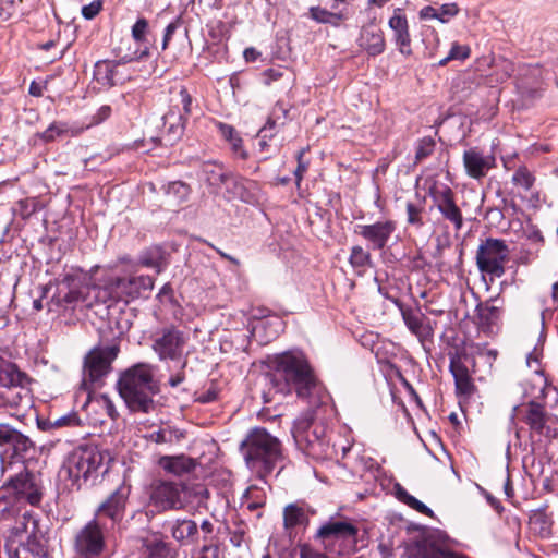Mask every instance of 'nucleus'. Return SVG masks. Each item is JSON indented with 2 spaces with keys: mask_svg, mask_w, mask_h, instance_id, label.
<instances>
[{
  "mask_svg": "<svg viewBox=\"0 0 558 558\" xmlns=\"http://www.w3.org/2000/svg\"><path fill=\"white\" fill-rule=\"evenodd\" d=\"M219 389L215 383H211L210 386L204 390L199 396L197 397V401L201 403H209L215 401L218 398Z\"/></svg>",
  "mask_w": 558,
  "mask_h": 558,
  "instance_id": "nucleus-61",
  "label": "nucleus"
},
{
  "mask_svg": "<svg viewBox=\"0 0 558 558\" xmlns=\"http://www.w3.org/2000/svg\"><path fill=\"white\" fill-rule=\"evenodd\" d=\"M116 288V302L129 303L154 288V279L149 276L112 277Z\"/></svg>",
  "mask_w": 558,
  "mask_h": 558,
  "instance_id": "nucleus-13",
  "label": "nucleus"
},
{
  "mask_svg": "<svg viewBox=\"0 0 558 558\" xmlns=\"http://www.w3.org/2000/svg\"><path fill=\"white\" fill-rule=\"evenodd\" d=\"M170 533L173 539L181 545H187L197 539L198 525L194 520L182 518L170 523Z\"/></svg>",
  "mask_w": 558,
  "mask_h": 558,
  "instance_id": "nucleus-29",
  "label": "nucleus"
},
{
  "mask_svg": "<svg viewBox=\"0 0 558 558\" xmlns=\"http://www.w3.org/2000/svg\"><path fill=\"white\" fill-rule=\"evenodd\" d=\"M130 486L120 485L74 536L75 558H107L111 531L123 520Z\"/></svg>",
  "mask_w": 558,
  "mask_h": 558,
  "instance_id": "nucleus-1",
  "label": "nucleus"
},
{
  "mask_svg": "<svg viewBox=\"0 0 558 558\" xmlns=\"http://www.w3.org/2000/svg\"><path fill=\"white\" fill-rule=\"evenodd\" d=\"M359 46L371 57L383 53L386 47L383 31L374 23L363 26L359 37Z\"/></svg>",
  "mask_w": 558,
  "mask_h": 558,
  "instance_id": "nucleus-24",
  "label": "nucleus"
},
{
  "mask_svg": "<svg viewBox=\"0 0 558 558\" xmlns=\"http://www.w3.org/2000/svg\"><path fill=\"white\" fill-rule=\"evenodd\" d=\"M388 24L389 27L393 31L395 41L400 53L407 57L411 56L412 48L409 24L402 9L398 8L393 11V14L389 19Z\"/></svg>",
  "mask_w": 558,
  "mask_h": 558,
  "instance_id": "nucleus-22",
  "label": "nucleus"
},
{
  "mask_svg": "<svg viewBox=\"0 0 558 558\" xmlns=\"http://www.w3.org/2000/svg\"><path fill=\"white\" fill-rule=\"evenodd\" d=\"M89 293L94 294V300L96 303L107 304L108 306L116 304V288L112 281V277H108L104 280L102 284H94L92 287H87Z\"/></svg>",
  "mask_w": 558,
  "mask_h": 558,
  "instance_id": "nucleus-36",
  "label": "nucleus"
},
{
  "mask_svg": "<svg viewBox=\"0 0 558 558\" xmlns=\"http://www.w3.org/2000/svg\"><path fill=\"white\" fill-rule=\"evenodd\" d=\"M463 166L470 178L481 180L496 166V159L494 155L470 148L463 153Z\"/></svg>",
  "mask_w": 558,
  "mask_h": 558,
  "instance_id": "nucleus-18",
  "label": "nucleus"
},
{
  "mask_svg": "<svg viewBox=\"0 0 558 558\" xmlns=\"http://www.w3.org/2000/svg\"><path fill=\"white\" fill-rule=\"evenodd\" d=\"M186 485L172 481L156 480L150 486V504L159 511L181 510L185 507Z\"/></svg>",
  "mask_w": 558,
  "mask_h": 558,
  "instance_id": "nucleus-9",
  "label": "nucleus"
},
{
  "mask_svg": "<svg viewBox=\"0 0 558 558\" xmlns=\"http://www.w3.org/2000/svg\"><path fill=\"white\" fill-rule=\"evenodd\" d=\"M203 533V541L205 544L213 543V534L215 532L214 523L209 520H204L198 526Z\"/></svg>",
  "mask_w": 558,
  "mask_h": 558,
  "instance_id": "nucleus-63",
  "label": "nucleus"
},
{
  "mask_svg": "<svg viewBox=\"0 0 558 558\" xmlns=\"http://www.w3.org/2000/svg\"><path fill=\"white\" fill-rule=\"evenodd\" d=\"M509 247L505 240L486 238L481 241L476 251V266L483 275L490 279L500 278L506 272V263L509 259Z\"/></svg>",
  "mask_w": 558,
  "mask_h": 558,
  "instance_id": "nucleus-5",
  "label": "nucleus"
},
{
  "mask_svg": "<svg viewBox=\"0 0 558 558\" xmlns=\"http://www.w3.org/2000/svg\"><path fill=\"white\" fill-rule=\"evenodd\" d=\"M534 182L535 178L526 167H519L512 175V183L524 191H529Z\"/></svg>",
  "mask_w": 558,
  "mask_h": 558,
  "instance_id": "nucleus-47",
  "label": "nucleus"
},
{
  "mask_svg": "<svg viewBox=\"0 0 558 558\" xmlns=\"http://www.w3.org/2000/svg\"><path fill=\"white\" fill-rule=\"evenodd\" d=\"M439 12V21L441 23H447L451 17L456 16L459 13V8L456 3H445L438 10Z\"/></svg>",
  "mask_w": 558,
  "mask_h": 558,
  "instance_id": "nucleus-57",
  "label": "nucleus"
},
{
  "mask_svg": "<svg viewBox=\"0 0 558 558\" xmlns=\"http://www.w3.org/2000/svg\"><path fill=\"white\" fill-rule=\"evenodd\" d=\"M357 527L347 521H329L316 532L325 547L333 545L337 541L355 539Z\"/></svg>",
  "mask_w": 558,
  "mask_h": 558,
  "instance_id": "nucleus-19",
  "label": "nucleus"
},
{
  "mask_svg": "<svg viewBox=\"0 0 558 558\" xmlns=\"http://www.w3.org/2000/svg\"><path fill=\"white\" fill-rule=\"evenodd\" d=\"M217 129L220 135L228 142H230L232 138L239 135L235 129L227 123L218 122Z\"/></svg>",
  "mask_w": 558,
  "mask_h": 558,
  "instance_id": "nucleus-64",
  "label": "nucleus"
},
{
  "mask_svg": "<svg viewBox=\"0 0 558 558\" xmlns=\"http://www.w3.org/2000/svg\"><path fill=\"white\" fill-rule=\"evenodd\" d=\"M0 447L12 449L13 456L24 457L34 444L31 438L7 423H0Z\"/></svg>",
  "mask_w": 558,
  "mask_h": 558,
  "instance_id": "nucleus-20",
  "label": "nucleus"
},
{
  "mask_svg": "<svg viewBox=\"0 0 558 558\" xmlns=\"http://www.w3.org/2000/svg\"><path fill=\"white\" fill-rule=\"evenodd\" d=\"M155 368L149 363H137L120 375L118 391L130 411L149 413L155 409L154 397L159 393Z\"/></svg>",
  "mask_w": 558,
  "mask_h": 558,
  "instance_id": "nucleus-3",
  "label": "nucleus"
},
{
  "mask_svg": "<svg viewBox=\"0 0 558 558\" xmlns=\"http://www.w3.org/2000/svg\"><path fill=\"white\" fill-rule=\"evenodd\" d=\"M148 32V21L144 17L138 19L132 26V37L136 43L146 41Z\"/></svg>",
  "mask_w": 558,
  "mask_h": 558,
  "instance_id": "nucleus-52",
  "label": "nucleus"
},
{
  "mask_svg": "<svg viewBox=\"0 0 558 558\" xmlns=\"http://www.w3.org/2000/svg\"><path fill=\"white\" fill-rule=\"evenodd\" d=\"M25 379V373L21 372L15 364L0 356V386H17Z\"/></svg>",
  "mask_w": 558,
  "mask_h": 558,
  "instance_id": "nucleus-32",
  "label": "nucleus"
},
{
  "mask_svg": "<svg viewBox=\"0 0 558 558\" xmlns=\"http://www.w3.org/2000/svg\"><path fill=\"white\" fill-rule=\"evenodd\" d=\"M189 336L174 325L165 326L151 336V349L160 361H177L183 356Z\"/></svg>",
  "mask_w": 558,
  "mask_h": 558,
  "instance_id": "nucleus-7",
  "label": "nucleus"
},
{
  "mask_svg": "<svg viewBox=\"0 0 558 558\" xmlns=\"http://www.w3.org/2000/svg\"><path fill=\"white\" fill-rule=\"evenodd\" d=\"M84 293L82 289L57 288L50 303L62 308L73 307L85 300Z\"/></svg>",
  "mask_w": 558,
  "mask_h": 558,
  "instance_id": "nucleus-33",
  "label": "nucleus"
},
{
  "mask_svg": "<svg viewBox=\"0 0 558 558\" xmlns=\"http://www.w3.org/2000/svg\"><path fill=\"white\" fill-rule=\"evenodd\" d=\"M106 457L96 445H83L69 453L64 466L73 481H86L102 468Z\"/></svg>",
  "mask_w": 558,
  "mask_h": 558,
  "instance_id": "nucleus-6",
  "label": "nucleus"
},
{
  "mask_svg": "<svg viewBox=\"0 0 558 558\" xmlns=\"http://www.w3.org/2000/svg\"><path fill=\"white\" fill-rule=\"evenodd\" d=\"M2 489L12 493L11 497L16 501L25 500L32 506H38L43 498V493L36 483L35 475L25 468L4 482Z\"/></svg>",
  "mask_w": 558,
  "mask_h": 558,
  "instance_id": "nucleus-11",
  "label": "nucleus"
},
{
  "mask_svg": "<svg viewBox=\"0 0 558 558\" xmlns=\"http://www.w3.org/2000/svg\"><path fill=\"white\" fill-rule=\"evenodd\" d=\"M429 195L433 198L442 217L450 221L457 231L463 227V216L454 201V193L448 185L433 184L429 187Z\"/></svg>",
  "mask_w": 558,
  "mask_h": 558,
  "instance_id": "nucleus-12",
  "label": "nucleus"
},
{
  "mask_svg": "<svg viewBox=\"0 0 558 558\" xmlns=\"http://www.w3.org/2000/svg\"><path fill=\"white\" fill-rule=\"evenodd\" d=\"M241 449L248 469L264 480L282 459L281 444L265 428H254L243 440Z\"/></svg>",
  "mask_w": 558,
  "mask_h": 558,
  "instance_id": "nucleus-4",
  "label": "nucleus"
},
{
  "mask_svg": "<svg viewBox=\"0 0 558 558\" xmlns=\"http://www.w3.org/2000/svg\"><path fill=\"white\" fill-rule=\"evenodd\" d=\"M85 283V274L81 268L71 267L65 270L57 280V288L82 289L87 287Z\"/></svg>",
  "mask_w": 558,
  "mask_h": 558,
  "instance_id": "nucleus-38",
  "label": "nucleus"
},
{
  "mask_svg": "<svg viewBox=\"0 0 558 558\" xmlns=\"http://www.w3.org/2000/svg\"><path fill=\"white\" fill-rule=\"evenodd\" d=\"M19 213L22 218H28L36 210L38 203L35 198H26L19 202Z\"/></svg>",
  "mask_w": 558,
  "mask_h": 558,
  "instance_id": "nucleus-55",
  "label": "nucleus"
},
{
  "mask_svg": "<svg viewBox=\"0 0 558 558\" xmlns=\"http://www.w3.org/2000/svg\"><path fill=\"white\" fill-rule=\"evenodd\" d=\"M81 424V420L78 418L76 413H70L63 415L51 423L52 427H63V426H78Z\"/></svg>",
  "mask_w": 558,
  "mask_h": 558,
  "instance_id": "nucleus-58",
  "label": "nucleus"
},
{
  "mask_svg": "<svg viewBox=\"0 0 558 558\" xmlns=\"http://www.w3.org/2000/svg\"><path fill=\"white\" fill-rule=\"evenodd\" d=\"M449 369L454 378L457 393L470 397L475 391V385L461 355H451Z\"/></svg>",
  "mask_w": 558,
  "mask_h": 558,
  "instance_id": "nucleus-23",
  "label": "nucleus"
},
{
  "mask_svg": "<svg viewBox=\"0 0 558 558\" xmlns=\"http://www.w3.org/2000/svg\"><path fill=\"white\" fill-rule=\"evenodd\" d=\"M158 465L168 473L182 476L192 473L197 466V461L184 454L163 456L159 459Z\"/></svg>",
  "mask_w": 558,
  "mask_h": 558,
  "instance_id": "nucleus-27",
  "label": "nucleus"
},
{
  "mask_svg": "<svg viewBox=\"0 0 558 558\" xmlns=\"http://www.w3.org/2000/svg\"><path fill=\"white\" fill-rule=\"evenodd\" d=\"M415 558H469L468 556L448 549L445 546L437 545L430 538H425L416 543L413 549Z\"/></svg>",
  "mask_w": 558,
  "mask_h": 558,
  "instance_id": "nucleus-26",
  "label": "nucleus"
},
{
  "mask_svg": "<svg viewBox=\"0 0 558 558\" xmlns=\"http://www.w3.org/2000/svg\"><path fill=\"white\" fill-rule=\"evenodd\" d=\"M93 77L101 88L109 89L128 81L130 73L121 61L100 60L95 63Z\"/></svg>",
  "mask_w": 558,
  "mask_h": 558,
  "instance_id": "nucleus-14",
  "label": "nucleus"
},
{
  "mask_svg": "<svg viewBox=\"0 0 558 558\" xmlns=\"http://www.w3.org/2000/svg\"><path fill=\"white\" fill-rule=\"evenodd\" d=\"M102 8L100 0H94L89 4L82 8V15L86 20H93L97 16Z\"/></svg>",
  "mask_w": 558,
  "mask_h": 558,
  "instance_id": "nucleus-60",
  "label": "nucleus"
},
{
  "mask_svg": "<svg viewBox=\"0 0 558 558\" xmlns=\"http://www.w3.org/2000/svg\"><path fill=\"white\" fill-rule=\"evenodd\" d=\"M142 547L149 558H178V550L159 533L143 538Z\"/></svg>",
  "mask_w": 558,
  "mask_h": 558,
  "instance_id": "nucleus-25",
  "label": "nucleus"
},
{
  "mask_svg": "<svg viewBox=\"0 0 558 558\" xmlns=\"http://www.w3.org/2000/svg\"><path fill=\"white\" fill-rule=\"evenodd\" d=\"M112 109L108 105H104L90 117V120L86 128L98 125L106 121L111 116Z\"/></svg>",
  "mask_w": 558,
  "mask_h": 558,
  "instance_id": "nucleus-54",
  "label": "nucleus"
},
{
  "mask_svg": "<svg viewBox=\"0 0 558 558\" xmlns=\"http://www.w3.org/2000/svg\"><path fill=\"white\" fill-rule=\"evenodd\" d=\"M471 49L466 45H460L454 41L448 53V59L464 61L470 57Z\"/></svg>",
  "mask_w": 558,
  "mask_h": 558,
  "instance_id": "nucleus-53",
  "label": "nucleus"
},
{
  "mask_svg": "<svg viewBox=\"0 0 558 558\" xmlns=\"http://www.w3.org/2000/svg\"><path fill=\"white\" fill-rule=\"evenodd\" d=\"M229 143L231 145V149H232L233 154H235L238 157H240L243 160L248 158V154L243 147V141L240 137V135L232 138Z\"/></svg>",
  "mask_w": 558,
  "mask_h": 558,
  "instance_id": "nucleus-62",
  "label": "nucleus"
},
{
  "mask_svg": "<svg viewBox=\"0 0 558 558\" xmlns=\"http://www.w3.org/2000/svg\"><path fill=\"white\" fill-rule=\"evenodd\" d=\"M343 19L344 16L340 11H327L326 9L316 7V22L329 23L337 26Z\"/></svg>",
  "mask_w": 558,
  "mask_h": 558,
  "instance_id": "nucleus-48",
  "label": "nucleus"
},
{
  "mask_svg": "<svg viewBox=\"0 0 558 558\" xmlns=\"http://www.w3.org/2000/svg\"><path fill=\"white\" fill-rule=\"evenodd\" d=\"M478 326L485 333H493L498 328L502 310L493 304V301L481 303L476 307Z\"/></svg>",
  "mask_w": 558,
  "mask_h": 558,
  "instance_id": "nucleus-28",
  "label": "nucleus"
},
{
  "mask_svg": "<svg viewBox=\"0 0 558 558\" xmlns=\"http://www.w3.org/2000/svg\"><path fill=\"white\" fill-rule=\"evenodd\" d=\"M218 553V545L208 543L204 544L191 558H209V554H211L214 558H217Z\"/></svg>",
  "mask_w": 558,
  "mask_h": 558,
  "instance_id": "nucleus-59",
  "label": "nucleus"
},
{
  "mask_svg": "<svg viewBox=\"0 0 558 558\" xmlns=\"http://www.w3.org/2000/svg\"><path fill=\"white\" fill-rule=\"evenodd\" d=\"M265 403L274 400L276 395L295 392L299 399L310 403L314 391V374L306 356L300 351H287L271 361V371L264 375Z\"/></svg>",
  "mask_w": 558,
  "mask_h": 558,
  "instance_id": "nucleus-2",
  "label": "nucleus"
},
{
  "mask_svg": "<svg viewBox=\"0 0 558 558\" xmlns=\"http://www.w3.org/2000/svg\"><path fill=\"white\" fill-rule=\"evenodd\" d=\"M436 142L430 136H425L416 142L414 163L417 165L433 155Z\"/></svg>",
  "mask_w": 558,
  "mask_h": 558,
  "instance_id": "nucleus-44",
  "label": "nucleus"
},
{
  "mask_svg": "<svg viewBox=\"0 0 558 558\" xmlns=\"http://www.w3.org/2000/svg\"><path fill=\"white\" fill-rule=\"evenodd\" d=\"M531 529L542 537H548L551 534L553 520L545 509L532 511L530 515Z\"/></svg>",
  "mask_w": 558,
  "mask_h": 558,
  "instance_id": "nucleus-37",
  "label": "nucleus"
},
{
  "mask_svg": "<svg viewBox=\"0 0 558 558\" xmlns=\"http://www.w3.org/2000/svg\"><path fill=\"white\" fill-rule=\"evenodd\" d=\"M229 171L218 162H205L202 166V177L214 189H222Z\"/></svg>",
  "mask_w": 558,
  "mask_h": 558,
  "instance_id": "nucleus-34",
  "label": "nucleus"
},
{
  "mask_svg": "<svg viewBox=\"0 0 558 558\" xmlns=\"http://www.w3.org/2000/svg\"><path fill=\"white\" fill-rule=\"evenodd\" d=\"M282 125H284L283 121L274 120L272 117L269 116L266 124L259 131L262 132V136L272 137Z\"/></svg>",
  "mask_w": 558,
  "mask_h": 558,
  "instance_id": "nucleus-56",
  "label": "nucleus"
},
{
  "mask_svg": "<svg viewBox=\"0 0 558 558\" xmlns=\"http://www.w3.org/2000/svg\"><path fill=\"white\" fill-rule=\"evenodd\" d=\"M254 495H256L255 498L251 501H247V509L250 511L257 510L265 505V496L263 492L257 487L252 486L247 489L246 497L250 499L253 498Z\"/></svg>",
  "mask_w": 558,
  "mask_h": 558,
  "instance_id": "nucleus-51",
  "label": "nucleus"
},
{
  "mask_svg": "<svg viewBox=\"0 0 558 558\" xmlns=\"http://www.w3.org/2000/svg\"><path fill=\"white\" fill-rule=\"evenodd\" d=\"M163 262L162 251L160 247H150L143 252L140 263L143 266L160 269Z\"/></svg>",
  "mask_w": 558,
  "mask_h": 558,
  "instance_id": "nucleus-46",
  "label": "nucleus"
},
{
  "mask_svg": "<svg viewBox=\"0 0 558 558\" xmlns=\"http://www.w3.org/2000/svg\"><path fill=\"white\" fill-rule=\"evenodd\" d=\"M522 420L529 426L532 433L545 435L549 432L548 422L550 415L545 409V404L531 400L524 404Z\"/></svg>",
  "mask_w": 558,
  "mask_h": 558,
  "instance_id": "nucleus-21",
  "label": "nucleus"
},
{
  "mask_svg": "<svg viewBox=\"0 0 558 558\" xmlns=\"http://www.w3.org/2000/svg\"><path fill=\"white\" fill-rule=\"evenodd\" d=\"M11 496L0 495V522L11 521L20 514V506Z\"/></svg>",
  "mask_w": 558,
  "mask_h": 558,
  "instance_id": "nucleus-41",
  "label": "nucleus"
},
{
  "mask_svg": "<svg viewBox=\"0 0 558 558\" xmlns=\"http://www.w3.org/2000/svg\"><path fill=\"white\" fill-rule=\"evenodd\" d=\"M407 222L411 226H415L416 228H421L424 225L423 221V210L424 207L420 205H415L411 202L407 203Z\"/></svg>",
  "mask_w": 558,
  "mask_h": 558,
  "instance_id": "nucleus-49",
  "label": "nucleus"
},
{
  "mask_svg": "<svg viewBox=\"0 0 558 558\" xmlns=\"http://www.w3.org/2000/svg\"><path fill=\"white\" fill-rule=\"evenodd\" d=\"M179 105L172 106L162 117L165 145H173L184 133L185 123L191 114L192 97L185 87L179 90Z\"/></svg>",
  "mask_w": 558,
  "mask_h": 558,
  "instance_id": "nucleus-8",
  "label": "nucleus"
},
{
  "mask_svg": "<svg viewBox=\"0 0 558 558\" xmlns=\"http://www.w3.org/2000/svg\"><path fill=\"white\" fill-rule=\"evenodd\" d=\"M349 264L357 276H363L373 267L371 253L360 245H354L351 247Z\"/></svg>",
  "mask_w": 558,
  "mask_h": 558,
  "instance_id": "nucleus-35",
  "label": "nucleus"
},
{
  "mask_svg": "<svg viewBox=\"0 0 558 558\" xmlns=\"http://www.w3.org/2000/svg\"><path fill=\"white\" fill-rule=\"evenodd\" d=\"M263 82L265 85H271L274 82L283 81L286 86L291 83V72L281 66L270 68L262 73Z\"/></svg>",
  "mask_w": 558,
  "mask_h": 558,
  "instance_id": "nucleus-43",
  "label": "nucleus"
},
{
  "mask_svg": "<svg viewBox=\"0 0 558 558\" xmlns=\"http://www.w3.org/2000/svg\"><path fill=\"white\" fill-rule=\"evenodd\" d=\"M396 229L393 220H383L372 225H360L355 232L366 240L373 250H383Z\"/></svg>",
  "mask_w": 558,
  "mask_h": 558,
  "instance_id": "nucleus-15",
  "label": "nucleus"
},
{
  "mask_svg": "<svg viewBox=\"0 0 558 558\" xmlns=\"http://www.w3.org/2000/svg\"><path fill=\"white\" fill-rule=\"evenodd\" d=\"M166 193L168 195H174L179 202H183L189 197L190 186L181 181H174L168 184Z\"/></svg>",
  "mask_w": 558,
  "mask_h": 558,
  "instance_id": "nucleus-50",
  "label": "nucleus"
},
{
  "mask_svg": "<svg viewBox=\"0 0 558 558\" xmlns=\"http://www.w3.org/2000/svg\"><path fill=\"white\" fill-rule=\"evenodd\" d=\"M180 437L181 435L179 432L170 426L151 430L145 436L148 441L155 442L157 445L174 444L179 441Z\"/></svg>",
  "mask_w": 558,
  "mask_h": 558,
  "instance_id": "nucleus-40",
  "label": "nucleus"
},
{
  "mask_svg": "<svg viewBox=\"0 0 558 558\" xmlns=\"http://www.w3.org/2000/svg\"><path fill=\"white\" fill-rule=\"evenodd\" d=\"M246 183H250L247 180L242 177L235 175L231 171H229L222 187L226 190V197L228 199H241L247 202L248 192Z\"/></svg>",
  "mask_w": 558,
  "mask_h": 558,
  "instance_id": "nucleus-30",
  "label": "nucleus"
},
{
  "mask_svg": "<svg viewBox=\"0 0 558 558\" xmlns=\"http://www.w3.org/2000/svg\"><path fill=\"white\" fill-rule=\"evenodd\" d=\"M26 380L27 378L21 385L8 387L10 390L8 391L5 400L9 405L20 407L23 403H25V405L29 403V391L24 388Z\"/></svg>",
  "mask_w": 558,
  "mask_h": 558,
  "instance_id": "nucleus-42",
  "label": "nucleus"
},
{
  "mask_svg": "<svg viewBox=\"0 0 558 558\" xmlns=\"http://www.w3.org/2000/svg\"><path fill=\"white\" fill-rule=\"evenodd\" d=\"M119 348L110 345L92 350L84 361V385H95L109 373L112 361L117 357Z\"/></svg>",
  "mask_w": 558,
  "mask_h": 558,
  "instance_id": "nucleus-10",
  "label": "nucleus"
},
{
  "mask_svg": "<svg viewBox=\"0 0 558 558\" xmlns=\"http://www.w3.org/2000/svg\"><path fill=\"white\" fill-rule=\"evenodd\" d=\"M401 314L403 322L405 326L409 328V330L417 336L421 337L423 335V319L420 315L415 314L411 308H402L401 307Z\"/></svg>",
  "mask_w": 558,
  "mask_h": 558,
  "instance_id": "nucleus-45",
  "label": "nucleus"
},
{
  "mask_svg": "<svg viewBox=\"0 0 558 558\" xmlns=\"http://www.w3.org/2000/svg\"><path fill=\"white\" fill-rule=\"evenodd\" d=\"M81 130L71 129L65 122H52L44 132L38 133L37 136L44 143H50L56 141L59 137H63L69 133L71 135H77Z\"/></svg>",
  "mask_w": 558,
  "mask_h": 558,
  "instance_id": "nucleus-39",
  "label": "nucleus"
},
{
  "mask_svg": "<svg viewBox=\"0 0 558 558\" xmlns=\"http://www.w3.org/2000/svg\"><path fill=\"white\" fill-rule=\"evenodd\" d=\"M313 423L314 410L308 408L294 421L292 428V436L296 447L307 457H312L314 451L312 441L314 437V429L312 428Z\"/></svg>",
  "mask_w": 558,
  "mask_h": 558,
  "instance_id": "nucleus-16",
  "label": "nucleus"
},
{
  "mask_svg": "<svg viewBox=\"0 0 558 558\" xmlns=\"http://www.w3.org/2000/svg\"><path fill=\"white\" fill-rule=\"evenodd\" d=\"M313 511L308 504L304 501H295L287 505L283 508V527L289 533L298 534L299 531H304L311 522Z\"/></svg>",
  "mask_w": 558,
  "mask_h": 558,
  "instance_id": "nucleus-17",
  "label": "nucleus"
},
{
  "mask_svg": "<svg viewBox=\"0 0 558 558\" xmlns=\"http://www.w3.org/2000/svg\"><path fill=\"white\" fill-rule=\"evenodd\" d=\"M33 525L32 534L23 544V549L31 553L35 558H49L48 541L44 536L37 535L38 523L36 520H33Z\"/></svg>",
  "mask_w": 558,
  "mask_h": 558,
  "instance_id": "nucleus-31",
  "label": "nucleus"
}]
</instances>
